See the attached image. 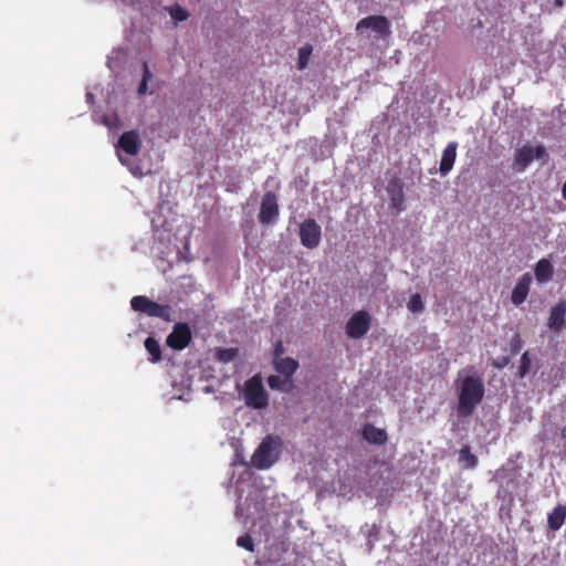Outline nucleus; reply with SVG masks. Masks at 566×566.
<instances>
[{
	"label": "nucleus",
	"mask_w": 566,
	"mask_h": 566,
	"mask_svg": "<svg viewBox=\"0 0 566 566\" xmlns=\"http://www.w3.org/2000/svg\"><path fill=\"white\" fill-rule=\"evenodd\" d=\"M532 275L530 273H524L517 281L514 286L511 295V301L515 306H520L525 302L527 295L530 293V287L532 284Z\"/></svg>",
	"instance_id": "f8f14e48"
},
{
	"label": "nucleus",
	"mask_w": 566,
	"mask_h": 566,
	"mask_svg": "<svg viewBox=\"0 0 566 566\" xmlns=\"http://www.w3.org/2000/svg\"><path fill=\"white\" fill-rule=\"evenodd\" d=\"M459 461L467 468V469H474L479 460L475 454L471 452V448L469 446H463L459 451Z\"/></svg>",
	"instance_id": "412c9836"
},
{
	"label": "nucleus",
	"mask_w": 566,
	"mask_h": 566,
	"mask_svg": "<svg viewBox=\"0 0 566 566\" xmlns=\"http://www.w3.org/2000/svg\"><path fill=\"white\" fill-rule=\"evenodd\" d=\"M280 216V208L277 197L273 191H266L260 205L259 222L263 226H270L277 222Z\"/></svg>",
	"instance_id": "39448f33"
},
{
	"label": "nucleus",
	"mask_w": 566,
	"mask_h": 566,
	"mask_svg": "<svg viewBox=\"0 0 566 566\" xmlns=\"http://www.w3.org/2000/svg\"><path fill=\"white\" fill-rule=\"evenodd\" d=\"M546 156L545 147L542 145L538 146H523L516 153V163L526 167L534 159H541Z\"/></svg>",
	"instance_id": "ddd939ff"
},
{
	"label": "nucleus",
	"mask_w": 566,
	"mask_h": 566,
	"mask_svg": "<svg viewBox=\"0 0 566 566\" xmlns=\"http://www.w3.org/2000/svg\"><path fill=\"white\" fill-rule=\"evenodd\" d=\"M565 317L566 301H559L551 308L547 327L555 333H559L565 326Z\"/></svg>",
	"instance_id": "9b49d317"
},
{
	"label": "nucleus",
	"mask_w": 566,
	"mask_h": 566,
	"mask_svg": "<svg viewBox=\"0 0 566 566\" xmlns=\"http://www.w3.org/2000/svg\"><path fill=\"white\" fill-rule=\"evenodd\" d=\"M238 356L237 348H222L218 349L216 357L219 361L228 364L233 361Z\"/></svg>",
	"instance_id": "b1692460"
},
{
	"label": "nucleus",
	"mask_w": 566,
	"mask_h": 566,
	"mask_svg": "<svg viewBox=\"0 0 566 566\" xmlns=\"http://www.w3.org/2000/svg\"><path fill=\"white\" fill-rule=\"evenodd\" d=\"M167 345L175 350L185 349L191 342V331L187 323H177L167 337Z\"/></svg>",
	"instance_id": "1a4fd4ad"
},
{
	"label": "nucleus",
	"mask_w": 566,
	"mask_h": 566,
	"mask_svg": "<svg viewBox=\"0 0 566 566\" xmlns=\"http://www.w3.org/2000/svg\"><path fill=\"white\" fill-rule=\"evenodd\" d=\"M555 4H556L557 7H562V6H563V0H556V1H555Z\"/></svg>",
	"instance_id": "f704fd0d"
},
{
	"label": "nucleus",
	"mask_w": 566,
	"mask_h": 566,
	"mask_svg": "<svg viewBox=\"0 0 566 566\" xmlns=\"http://www.w3.org/2000/svg\"><path fill=\"white\" fill-rule=\"evenodd\" d=\"M365 29H371L381 38H386L390 34V22L384 15H369L358 21L356 24V31L363 32Z\"/></svg>",
	"instance_id": "6e6552de"
},
{
	"label": "nucleus",
	"mask_w": 566,
	"mask_h": 566,
	"mask_svg": "<svg viewBox=\"0 0 566 566\" xmlns=\"http://www.w3.org/2000/svg\"><path fill=\"white\" fill-rule=\"evenodd\" d=\"M133 311L145 314L149 317L160 318L165 322H171L172 307L169 304H159L147 296L137 295L130 300Z\"/></svg>",
	"instance_id": "f03ea898"
},
{
	"label": "nucleus",
	"mask_w": 566,
	"mask_h": 566,
	"mask_svg": "<svg viewBox=\"0 0 566 566\" xmlns=\"http://www.w3.org/2000/svg\"><path fill=\"white\" fill-rule=\"evenodd\" d=\"M535 277L539 283H546L553 279L554 269L549 260L541 259L535 265Z\"/></svg>",
	"instance_id": "a211bd4d"
},
{
	"label": "nucleus",
	"mask_w": 566,
	"mask_h": 566,
	"mask_svg": "<svg viewBox=\"0 0 566 566\" xmlns=\"http://www.w3.org/2000/svg\"><path fill=\"white\" fill-rule=\"evenodd\" d=\"M312 51H313V48L308 43H306L305 45H303L298 49L297 67L300 70H304L307 66Z\"/></svg>",
	"instance_id": "4be33fe9"
},
{
	"label": "nucleus",
	"mask_w": 566,
	"mask_h": 566,
	"mask_svg": "<svg viewBox=\"0 0 566 566\" xmlns=\"http://www.w3.org/2000/svg\"><path fill=\"white\" fill-rule=\"evenodd\" d=\"M407 307L413 314L423 312L424 304L422 302L421 295L419 293L412 294L407 303Z\"/></svg>",
	"instance_id": "5701e85b"
},
{
	"label": "nucleus",
	"mask_w": 566,
	"mask_h": 566,
	"mask_svg": "<svg viewBox=\"0 0 566 566\" xmlns=\"http://www.w3.org/2000/svg\"><path fill=\"white\" fill-rule=\"evenodd\" d=\"M363 438L370 444L382 446L388 440L385 429L377 428L373 423H365L361 429Z\"/></svg>",
	"instance_id": "2eb2a0df"
},
{
	"label": "nucleus",
	"mask_w": 566,
	"mask_h": 566,
	"mask_svg": "<svg viewBox=\"0 0 566 566\" xmlns=\"http://www.w3.org/2000/svg\"><path fill=\"white\" fill-rule=\"evenodd\" d=\"M562 195H563V198L566 200V181L563 185Z\"/></svg>",
	"instance_id": "2f4dec72"
},
{
	"label": "nucleus",
	"mask_w": 566,
	"mask_h": 566,
	"mask_svg": "<svg viewBox=\"0 0 566 566\" xmlns=\"http://www.w3.org/2000/svg\"><path fill=\"white\" fill-rule=\"evenodd\" d=\"M510 360L511 359L509 356H500L493 361V366L495 368L502 369L510 364Z\"/></svg>",
	"instance_id": "7c9ffc66"
},
{
	"label": "nucleus",
	"mask_w": 566,
	"mask_h": 566,
	"mask_svg": "<svg viewBox=\"0 0 566 566\" xmlns=\"http://www.w3.org/2000/svg\"><path fill=\"white\" fill-rule=\"evenodd\" d=\"M151 77V73L149 71L148 64L146 62L143 63V78L138 86V94L144 95L147 92V83Z\"/></svg>",
	"instance_id": "a878e982"
},
{
	"label": "nucleus",
	"mask_w": 566,
	"mask_h": 566,
	"mask_svg": "<svg viewBox=\"0 0 566 566\" xmlns=\"http://www.w3.org/2000/svg\"><path fill=\"white\" fill-rule=\"evenodd\" d=\"M560 434L564 439H566V426L562 429Z\"/></svg>",
	"instance_id": "473e14b6"
},
{
	"label": "nucleus",
	"mask_w": 566,
	"mask_h": 566,
	"mask_svg": "<svg viewBox=\"0 0 566 566\" xmlns=\"http://www.w3.org/2000/svg\"><path fill=\"white\" fill-rule=\"evenodd\" d=\"M566 520V507L563 505H557L554 510L548 514L547 525L551 531H558Z\"/></svg>",
	"instance_id": "6ab92c4d"
},
{
	"label": "nucleus",
	"mask_w": 566,
	"mask_h": 566,
	"mask_svg": "<svg viewBox=\"0 0 566 566\" xmlns=\"http://www.w3.org/2000/svg\"><path fill=\"white\" fill-rule=\"evenodd\" d=\"M279 442L271 436L265 437L252 455V464L259 470L271 468L279 459Z\"/></svg>",
	"instance_id": "7ed1b4c3"
},
{
	"label": "nucleus",
	"mask_w": 566,
	"mask_h": 566,
	"mask_svg": "<svg viewBox=\"0 0 566 566\" xmlns=\"http://www.w3.org/2000/svg\"><path fill=\"white\" fill-rule=\"evenodd\" d=\"M485 392L484 382L479 376H465L458 387V415L471 416L482 401Z\"/></svg>",
	"instance_id": "f257e3e1"
},
{
	"label": "nucleus",
	"mask_w": 566,
	"mask_h": 566,
	"mask_svg": "<svg viewBox=\"0 0 566 566\" xmlns=\"http://www.w3.org/2000/svg\"><path fill=\"white\" fill-rule=\"evenodd\" d=\"M144 345L147 353L151 356V363H159L163 359L161 348L157 339H155L154 337H147L145 339Z\"/></svg>",
	"instance_id": "aec40b11"
},
{
	"label": "nucleus",
	"mask_w": 566,
	"mask_h": 566,
	"mask_svg": "<svg viewBox=\"0 0 566 566\" xmlns=\"http://www.w3.org/2000/svg\"><path fill=\"white\" fill-rule=\"evenodd\" d=\"M371 326V317L367 311H358L346 323V335L353 339L364 337Z\"/></svg>",
	"instance_id": "423d86ee"
},
{
	"label": "nucleus",
	"mask_w": 566,
	"mask_h": 566,
	"mask_svg": "<svg viewBox=\"0 0 566 566\" xmlns=\"http://www.w3.org/2000/svg\"><path fill=\"white\" fill-rule=\"evenodd\" d=\"M273 367L279 374L290 378L297 370L298 361L292 357H275Z\"/></svg>",
	"instance_id": "f3484780"
},
{
	"label": "nucleus",
	"mask_w": 566,
	"mask_h": 566,
	"mask_svg": "<svg viewBox=\"0 0 566 566\" xmlns=\"http://www.w3.org/2000/svg\"><path fill=\"white\" fill-rule=\"evenodd\" d=\"M521 346H522V340L518 335H515L510 343V348H511L512 354H517L521 349Z\"/></svg>",
	"instance_id": "c756f323"
},
{
	"label": "nucleus",
	"mask_w": 566,
	"mask_h": 566,
	"mask_svg": "<svg viewBox=\"0 0 566 566\" xmlns=\"http://www.w3.org/2000/svg\"><path fill=\"white\" fill-rule=\"evenodd\" d=\"M244 400L245 405L253 409H263L268 406V394L260 374H255L247 380L244 386Z\"/></svg>",
	"instance_id": "20e7f679"
},
{
	"label": "nucleus",
	"mask_w": 566,
	"mask_h": 566,
	"mask_svg": "<svg viewBox=\"0 0 566 566\" xmlns=\"http://www.w3.org/2000/svg\"><path fill=\"white\" fill-rule=\"evenodd\" d=\"M118 145L127 155L135 156L140 150L142 142L137 132L129 130L119 137Z\"/></svg>",
	"instance_id": "4468645a"
},
{
	"label": "nucleus",
	"mask_w": 566,
	"mask_h": 566,
	"mask_svg": "<svg viewBox=\"0 0 566 566\" xmlns=\"http://www.w3.org/2000/svg\"><path fill=\"white\" fill-rule=\"evenodd\" d=\"M282 352H283V348L281 345L275 348V355H277L279 353H282Z\"/></svg>",
	"instance_id": "72a5a7b5"
},
{
	"label": "nucleus",
	"mask_w": 566,
	"mask_h": 566,
	"mask_svg": "<svg viewBox=\"0 0 566 566\" xmlns=\"http://www.w3.org/2000/svg\"><path fill=\"white\" fill-rule=\"evenodd\" d=\"M285 384V380L281 379L280 376L271 375L268 377V385L271 389H280Z\"/></svg>",
	"instance_id": "c85d7f7f"
},
{
	"label": "nucleus",
	"mask_w": 566,
	"mask_h": 566,
	"mask_svg": "<svg viewBox=\"0 0 566 566\" xmlns=\"http://www.w3.org/2000/svg\"><path fill=\"white\" fill-rule=\"evenodd\" d=\"M170 17L176 20V21H185L188 19L189 17V13L187 10H185L184 8H181L180 6L178 4H175L171 9H170Z\"/></svg>",
	"instance_id": "bb28decb"
},
{
	"label": "nucleus",
	"mask_w": 566,
	"mask_h": 566,
	"mask_svg": "<svg viewBox=\"0 0 566 566\" xmlns=\"http://www.w3.org/2000/svg\"><path fill=\"white\" fill-rule=\"evenodd\" d=\"M457 142H450L442 151L439 170L442 175H447L453 167L457 158Z\"/></svg>",
	"instance_id": "dca6fc26"
},
{
	"label": "nucleus",
	"mask_w": 566,
	"mask_h": 566,
	"mask_svg": "<svg viewBox=\"0 0 566 566\" xmlns=\"http://www.w3.org/2000/svg\"><path fill=\"white\" fill-rule=\"evenodd\" d=\"M531 365H532V359L530 357L528 352L523 353V355L521 357L518 370H517V376L520 378H524L528 374Z\"/></svg>",
	"instance_id": "393cba45"
},
{
	"label": "nucleus",
	"mask_w": 566,
	"mask_h": 566,
	"mask_svg": "<svg viewBox=\"0 0 566 566\" xmlns=\"http://www.w3.org/2000/svg\"><path fill=\"white\" fill-rule=\"evenodd\" d=\"M237 545L247 549L248 552H254V543L249 534L239 536L237 539Z\"/></svg>",
	"instance_id": "cd10ccee"
},
{
	"label": "nucleus",
	"mask_w": 566,
	"mask_h": 566,
	"mask_svg": "<svg viewBox=\"0 0 566 566\" xmlns=\"http://www.w3.org/2000/svg\"><path fill=\"white\" fill-rule=\"evenodd\" d=\"M386 191L389 196L390 207L396 210H403L405 193L402 181L397 177L391 178L387 184Z\"/></svg>",
	"instance_id": "9d476101"
},
{
	"label": "nucleus",
	"mask_w": 566,
	"mask_h": 566,
	"mask_svg": "<svg viewBox=\"0 0 566 566\" xmlns=\"http://www.w3.org/2000/svg\"><path fill=\"white\" fill-rule=\"evenodd\" d=\"M321 238V226L314 219L308 218L300 224V240L305 248L314 249L318 247Z\"/></svg>",
	"instance_id": "0eeeda50"
}]
</instances>
